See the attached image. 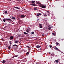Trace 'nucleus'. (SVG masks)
Returning a JSON list of instances; mask_svg holds the SVG:
<instances>
[{
    "mask_svg": "<svg viewBox=\"0 0 64 64\" xmlns=\"http://www.w3.org/2000/svg\"><path fill=\"white\" fill-rule=\"evenodd\" d=\"M4 13H5V14H7V11H5L4 12Z\"/></svg>",
    "mask_w": 64,
    "mask_h": 64,
    "instance_id": "nucleus-20",
    "label": "nucleus"
},
{
    "mask_svg": "<svg viewBox=\"0 0 64 64\" xmlns=\"http://www.w3.org/2000/svg\"><path fill=\"white\" fill-rule=\"evenodd\" d=\"M29 54V52H27L26 53V55H28Z\"/></svg>",
    "mask_w": 64,
    "mask_h": 64,
    "instance_id": "nucleus-23",
    "label": "nucleus"
},
{
    "mask_svg": "<svg viewBox=\"0 0 64 64\" xmlns=\"http://www.w3.org/2000/svg\"><path fill=\"white\" fill-rule=\"evenodd\" d=\"M18 41L15 40V42H14V43H17L18 42Z\"/></svg>",
    "mask_w": 64,
    "mask_h": 64,
    "instance_id": "nucleus-15",
    "label": "nucleus"
},
{
    "mask_svg": "<svg viewBox=\"0 0 64 64\" xmlns=\"http://www.w3.org/2000/svg\"><path fill=\"white\" fill-rule=\"evenodd\" d=\"M10 45H12V43H11V42H10Z\"/></svg>",
    "mask_w": 64,
    "mask_h": 64,
    "instance_id": "nucleus-36",
    "label": "nucleus"
},
{
    "mask_svg": "<svg viewBox=\"0 0 64 64\" xmlns=\"http://www.w3.org/2000/svg\"><path fill=\"white\" fill-rule=\"evenodd\" d=\"M12 58H14V57H12Z\"/></svg>",
    "mask_w": 64,
    "mask_h": 64,
    "instance_id": "nucleus-48",
    "label": "nucleus"
},
{
    "mask_svg": "<svg viewBox=\"0 0 64 64\" xmlns=\"http://www.w3.org/2000/svg\"><path fill=\"white\" fill-rule=\"evenodd\" d=\"M24 16H25H25H26V15H25Z\"/></svg>",
    "mask_w": 64,
    "mask_h": 64,
    "instance_id": "nucleus-44",
    "label": "nucleus"
},
{
    "mask_svg": "<svg viewBox=\"0 0 64 64\" xmlns=\"http://www.w3.org/2000/svg\"><path fill=\"white\" fill-rule=\"evenodd\" d=\"M3 14H4V13Z\"/></svg>",
    "mask_w": 64,
    "mask_h": 64,
    "instance_id": "nucleus-52",
    "label": "nucleus"
},
{
    "mask_svg": "<svg viewBox=\"0 0 64 64\" xmlns=\"http://www.w3.org/2000/svg\"><path fill=\"white\" fill-rule=\"evenodd\" d=\"M46 28H47V27H46Z\"/></svg>",
    "mask_w": 64,
    "mask_h": 64,
    "instance_id": "nucleus-46",
    "label": "nucleus"
},
{
    "mask_svg": "<svg viewBox=\"0 0 64 64\" xmlns=\"http://www.w3.org/2000/svg\"><path fill=\"white\" fill-rule=\"evenodd\" d=\"M56 44L57 45H58V46H59V43L58 42H57Z\"/></svg>",
    "mask_w": 64,
    "mask_h": 64,
    "instance_id": "nucleus-11",
    "label": "nucleus"
},
{
    "mask_svg": "<svg viewBox=\"0 0 64 64\" xmlns=\"http://www.w3.org/2000/svg\"><path fill=\"white\" fill-rule=\"evenodd\" d=\"M27 36H29V34H27Z\"/></svg>",
    "mask_w": 64,
    "mask_h": 64,
    "instance_id": "nucleus-42",
    "label": "nucleus"
},
{
    "mask_svg": "<svg viewBox=\"0 0 64 64\" xmlns=\"http://www.w3.org/2000/svg\"><path fill=\"white\" fill-rule=\"evenodd\" d=\"M6 21V19L5 20L4 19L3 20V21H4V22H5V21Z\"/></svg>",
    "mask_w": 64,
    "mask_h": 64,
    "instance_id": "nucleus-19",
    "label": "nucleus"
},
{
    "mask_svg": "<svg viewBox=\"0 0 64 64\" xmlns=\"http://www.w3.org/2000/svg\"><path fill=\"white\" fill-rule=\"evenodd\" d=\"M18 37H20V35H19V36H18Z\"/></svg>",
    "mask_w": 64,
    "mask_h": 64,
    "instance_id": "nucleus-33",
    "label": "nucleus"
},
{
    "mask_svg": "<svg viewBox=\"0 0 64 64\" xmlns=\"http://www.w3.org/2000/svg\"><path fill=\"white\" fill-rule=\"evenodd\" d=\"M26 47H27L28 48H30V47L29 46H26Z\"/></svg>",
    "mask_w": 64,
    "mask_h": 64,
    "instance_id": "nucleus-26",
    "label": "nucleus"
},
{
    "mask_svg": "<svg viewBox=\"0 0 64 64\" xmlns=\"http://www.w3.org/2000/svg\"><path fill=\"white\" fill-rule=\"evenodd\" d=\"M41 48L40 49V50H41Z\"/></svg>",
    "mask_w": 64,
    "mask_h": 64,
    "instance_id": "nucleus-47",
    "label": "nucleus"
},
{
    "mask_svg": "<svg viewBox=\"0 0 64 64\" xmlns=\"http://www.w3.org/2000/svg\"><path fill=\"white\" fill-rule=\"evenodd\" d=\"M14 37V36H11L10 37V40L13 39Z\"/></svg>",
    "mask_w": 64,
    "mask_h": 64,
    "instance_id": "nucleus-9",
    "label": "nucleus"
},
{
    "mask_svg": "<svg viewBox=\"0 0 64 64\" xmlns=\"http://www.w3.org/2000/svg\"><path fill=\"white\" fill-rule=\"evenodd\" d=\"M51 27H49L48 28V30H51Z\"/></svg>",
    "mask_w": 64,
    "mask_h": 64,
    "instance_id": "nucleus-21",
    "label": "nucleus"
},
{
    "mask_svg": "<svg viewBox=\"0 0 64 64\" xmlns=\"http://www.w3.org/2000/svg\"><path fill=\"white\" fill-rule=\"evenodd\" d=\"M16 8V9H20V8H18L17 7H15V8Z\"/></svg>",
    "mask_w": 64,
    "mask_h": 64,
    "instance_id": "nucleus-10",
    "label": "nucleus"
},
{
    "mask_svg": "<svg viewBox=\"0 0 64 64\" xmlns=\"http://www.w3.org/2000/svg\"><path fill=\"white\" fill-rule=\"evenodd\" d=\"M44 34H42V36H44Z\"/></svg>",
    "mask_w": 64,
    "mask_h": 64,
    "instance_id": "nucleus-41",
    "label": "nucleus"
},
{
    "mask_svg": "<svg viewBox=\"0 0 64 64\" xmlns=\"http://www.w3.org/2000/svg\"><path fill=\"white\" fill-rule=\"evenodd\" d=\"M46 12H48V13H49V11L48 10V11H47Z\"/></svg>",
    "mask_w": 64,
    "mask_h": 64,
    "instance_id": "nucleus-34",
    "label": "nucleus"
},
{
    "mask_svg": "<svg viewBox=\"0 0 64 64\" xmlns=\"http://www.w3.org/2000/svg\"><path fill=\"white\" fill-rule=\"evenodd\" d=\"M58 60H60V59H58Z\"/></svg>",
    "mask_w": 64,
    "mask_h": 64,
    "instance_id": "nucleus-43",
    "label": "nucleus"
},
{
    "mask_svg": "<svg viewBox=\"0 0 64 64\" xmlns=\"http://www.w3.org/2000/svg\"><path fill=\"white\" fill-rule=\"evenodd\" d=\"M8 49H11V46H9L8 47Z\"/></svg>",
    "mask_w": 64,
    "mask_h": 64,
    "instance_id": "nucleus-24",
    "label": "nucleus"
},
{
    "mask_svg": "<svg viewBox=\"0 0 64 64\" xmlns=\"http://www.w3.org/2000/svg\"><path fill=\"white\" fill-rule=\"evenodd\" d=\"M2 41H4V40L3 39V38H2Z\"/></svg>",
    "mask_w": 64,
    "mask_h": 64,
    "instance_id": "nucleus-31",
    "label": "nucleus"
},
{
    "mask_svg": "<svg viewBox=\"0 0 64 64\" xmlns=\"http://www.w3.org/2000/svg\"><path fill=\"white\" fill-rule=\"evenodd\" d=\"M36 64H38L36 63Z\"/></svg>",
    "mask_w": 64,
    "mask_h": 64,
    "instance_id": "nucleus-51",
    "label": "nucleus"
},
{
    "mask_svg": "<svg viewBox=\"0 0 64 64\" xmlns=\"http://www.w3.org/2000/svg\"><path fill=\"white\" fill-rule=\"evenodd\" d=\"M13 46H16V47H17V46H18L16 44H14L13 45Z\"/></svg>",
    "mask_w": 64,
    "mask_h": 64,
    "instance_id": "nucleus-13",
    "label": "nucleus"
},
{
    "mask_svg": "<svg viewBox=\"0 0 64 64\" xmlns=\"http://www.w3.org/2000/svg\"><path fill=\"white\" fill-rule=\"evenodd\" d=\"M50 48H52V46H50Z\"/></svg>",
    "mask_w": 64,
    "mask_h": 64,
    "instance_id": "nucleus-32",
    "label": "nucleus"
},
{
    "mask_svg": "<svg viewBox=\"0 0 64 64\" xmlns=\"http://www.w3.org/2000/svg\"><path fill=\"white\" fill-rule=\"evenodd\" d=\"M6 21H11V19H10V18H6Z\"/></svg>",
    "mask_w": 64,
    "mask_h": 64,
    "instance_id": "nucleus-4",
    "label": "nucleus"
},
{
    "mask_svg": "<svg viewBox=\"0 0 64 64\" xmlns=\"http://www.w3.org/2000/svg\"><path fill=\"white\" fill-rule=\"evenodd\" d=\"M56 63H58V60H55Z\"/></svg>",
    "mask_w": 64,
    "mask_h": 64,
    "instance_id": "nucleus-18",
    "label": "nucleus"
},
{
    "mask_svg": "<svg viewBox=\"0 0 64 64\" xmlns=\"http://www.w3.org/2000/svg\"><path fill=\"white\" fill-rule=\"evenodd\" d=\"M35 3V1L32 0V3L33 4V3Z\"/></svg>",
    "mask_w": 64,
    "mask_h": 64,
    "instance_id": "nucleus-14",
    "label": "nucleus"
},
{
    "mask_svg": "<svg viewBox=\"0 0 64 64\" xmlns=\"http://www.w3.org/2000/svg\"><path fill=\"white\" fill-rule=\"evenodd\" d=\"M6 26H5V27L4 28V29H5V28H6Z\"/></svg>",
    "mask_w": 64,
    "mask_h": 64,
    "instance_id": "nucleus-39",
    "label": "nucleus"
},
{
    "mask_svg": "<svg viewBox=\"0 0 64 64\" xmlns=\"http://www.w3.org/2000/svg\"><path fill=\"white\" fill-rule=\"evenodd\" d=\"M24 34H28L27 33H26V32H24Z\"/></svg>",
    "mask_w": 64,
    "mask_h": 64,
    "instance_id": "nucleus-25",
    "label": "nucleus"
},
{
    "mask_svg": "<svg viewBox=\"0 0 64 64\" xmlns=\"http://www.w3.org/2000/svg\"><path fill=\"white\" fill-rule=\"evenodd\" d=\"M36 3L37 4H38L39 6L41 7L42 8H46V5H44L42 4H41V3H40V2H36Z\"/></svg>",
    "mask_w": 64,
    "mask_h": 64,
    "instance_id": "nucleus-1",
    "label": "nucleus"
},
{
    "mask_svg": "<svg viewBox=\"0 0 64 64\" xmlns=\"http://www.w3.org/2000/svg\"><path fill=\"white\" fill-rule=\"evenodd\" d=\"M47 14H44V16L45 17H46V16H47Z\"/></svg>",
    "mask_w": 64,
    "mask_h": 64,
    "instance_id": "nucleus-22",
    "label": "nucleus"
},
{
    "mask_svg": "<svg viewBox=\"0 0 64 64\" xmlns=\"http://www.w3.org/2000/svg\"><path fill=\"white\" fill-rule=\"evenodd\" d=\"M54 49H55V50H57V51H60V50H59V49H58V48H57V47L55 48Z\"/></svg>",
    "mask_w": 64,
    "mask_h": 64,
    "instance_id": "nucleus-5",
    "label": "nucleus"
},
{
    "mask_svg": "<svg viewBox=\"0 0 64 64\" xmlns=\"http://www.w3.org/2000/svg\"><path fill=\"white\" fill-rule=\"evenodd\" d=\"M52 34L53 35H54V36L56 35V34L55 33H52Z\"/></svg>",
    "mask_w": 64,
    "mask_h": 64,
    "instance_id": "nucleus-17",
    "label": "nucleus"
},
{
    "mask_svg": "<svg viewBox=\"0 0 64 64\" xmlns=\"http://www.w3.org/2000/svg\"><path fill=\"white\" fill-rule=\"evenodd\" d=\"M63 40L62 39V40Z\"/></svg>",
    "mask_w": 64,
    "mask_h": 64,
    "instance_id": "nucleus-53",
    "label": "nucleus"
},
{
    "mask_svg": "<svg viewBox=\"0 0 64 64\" xmlns=\"http://www.w3.org/2000/svg\"><path fill=\"white\" fill-rule=\"evenodd\" d=\"M12 48L13 49H14V46H12Z\"/></svg>",
    "mask_w": 64,
    "mask_h": 64,
    "instance_id": "nucleus-27",
    "label": "nucleus"
},
{
    "mask_svg": "<svg viewBox=\"0 0 64 64\" xmlns=\"http://www.w3.org/2000/svg\"><path fill=\"white\" fill-rule=\"evenodd\" d=\"M26 59H25V60H26Z\"/></svg>",
    "mask_w": 64,
    "mask_h": 64,
    "instance_id": "nucleus-54",
    "label": "nucleus"
},
{
    "mask_svg": "<svg viewBox=\"0 0 64 64\" xmlns=\"http://www.w3.org/2000/svg\"><path fill=\"white\" fill-rule=\"evenodd\" d=\"M36 47L37 48H40L41 46H40L38 45Z\"/></svg>",
    "mask_w": 64,
    "mask_h": 64,
    "instance_id": "nucleus-8",
    "label": "nucleus"
},
{
    "mask_svg": "<svg viewBox=\"0 0 64 64\" xmlns=\"http://www.w3.org/2000/svg\"><path fill=\"white\" fill-rule=\"evenodd\" d=\"M18 55H15L14 56V57H18Z\"/></svg>",
    "mask_w": 64,
    "mask_h": 64,
    "instance_id": "nucleus-16",
    "label": "nucleus"
},
{
    "mask_svg": "<svg viewBox=\"0 0 64 64\" xmlns=\"http://www.w3.org/2000/svg\"><path fill=\"white\" fill-rule=\"evenodd\" d=\"M52 28H53V26H52Z\"/></svg>",
    "mask_w": 64,
    "mask_h": 64,
    "instance_id": "nucleus-49",
    "label": "nucleus"
},
{
    "mask_svg": "<svg viewBox=\"0 0 64 64\" xmlns=\"http://www.w3.org/2000/svg\"><path fill=\"white\" fill-rule=\"evenodd\" d=\"M27 29L26 30V31L28 33H29V31L31 30V28H27Z\"/></svg>",
    "mask_w": 64,
    "mask_h": 64,
    "instance_id": "nucleus-2",
    "label": "nucleus"
},
{
    "mask_svg": "<svg viewBox=\"0 0 64 64\" xmlns=\"http://www.w3.org/2000/svg\"><path fill=\"white\" fill-rule=\"evenodd\" d=\"M34 10H37V8H34Z\"/></svg>",
    "mask_w": 64,
    "mask_h": 64,
    "instance_id": "nucleus-28",
    "label": "nucleus"
},
{
    "mask_svg": "<svg viewBox=\"0 0 64 64\" xmlns=\"http://www.w3.org/2000/svg\"><path fill=\"white\" fill-rule=\"evenodd\" d=\"M53 54H54L53 53H52V55H53Z\"/></svg>",
    "mask_w": 64,
    "mask_h": 64,
    "instance_id": "nucleus-37",
    "label": "nucleus"
},
{
    "mask_svg": "<svg viewBox=\"0 0 64 64\" xmlns=\"http://www.w3.org/2000/svg\"><path fill=\"white\" fill-rule=\"evenodd\" d=\"M39 16V14H36V16Z\"/></svg>",
    "mask_w": 64,
    "mask_h": 64,
    "instance_id": "nucleus-30",
    "label": "nucleus"
},
{
    "mask_svg": "<svg viewBox=\"0 0 64 64\" xmlns=\"http://www.w3.org/2000/svg\"><path fill=\"white\" fill-rule=\"evenodd\" d=\"M38 20H37V21H38Z\"/></svg>",
    "mask_w": 64,
    "mask_h": 64,
    "instance_id": "nucleus-50",
    "label": "nucleus"
},
{
    "mask_svg": "<svg viewBox=\"0 0 64 64\" xmlns=\"http://www.w3.org/2000/svg\"><path fill=\"white\" fill-rule=\"evenodd\" d=\"M34 32H32V34H34Z\"/></svg>",
    "mask_w": 64,
    "mask_h": 64,
    "instance_id": "nucleus-29",
    "label": "nucleus"
},
{
    "mask_svg": "<svg viewBox=\"0 0 64 64\" xmlns=\"http://www.w3.org/2000/svg\"><path fill=\"white\" fill-rule=\"evenodd\" d=\"M12 41H10V43H12Z\"/></svg>",
    "mask_w": 64,
    "mask_h": 64,
    "instance_id": "nucleus-40",
    "label": "nucleus"
},
{
    "mask_svg": "<svg viewBox=\"0 0 64 64\" xmlns=\"http://www.w3.org/2000/svg\"><path fill=\"white\" fill-rule=\"evenodd\" d=\"M12 19H14V20H16V18L14 17H12Z\"/></svg>",
    "mask_w": 64,
    "mask_h": 64,
    "instance_id": "nucleus-12",
    "label": "nucleus"
},
{
    "mask_svg": "<svg viewBox=\"0 0 64 64\" xmlns=\"http://www.w3.org/2000/svg\"><path fill=\"white\" fill-rule=\"evenodd\" d=\"M1 20L2 21V22H3V21L2 20V19H1V20Z\"/></svg>",
    "mask_w": 64,
    "mask_h": 64,
    "instance_id": "nucleus-38",
    "label": "nucleus"
},
{
    "mask_svg": "<svg viewBox=\"0 0 64 64\" xmlns=\"http://www.w3.org/2000/svg\"><path fill=\"white\" fill-rule=\"evenodd\" d=\"M42 25L41 24H39V27L40 28H42Z\"/></svg>",
    "mask_w": 64,
    "mask_h": 64,
    "instance_id": "nucleus-7",
    "label": "nucleus"
},
{
    "mask_svg": "<svg viewBox=\"0 0 64 64\" xmlns=\"http://www.w3.org/2000/svg\"><path fill=\"white\" fill-rule=\"evenodd\" d=\"M31 5L32 6H36V4L35 3L31 4Z\"/></svg>",
    "mask_w": 64,
    "mask_h": 64,
    "instance_id": "nucleus-6",
    "label": "nucleus"
},
{
    "mask_svg": "<svg viewBox=\"0 0 64 64\" xmlns=\"http://www.w3.org/2000/svg\"><path fill=\"white\" fill-rule=\"evenodd\" d=\"M39 15H41V13H40Z\"/></svg>",
    "mask_w": 64,
    "mask_h": 64,
    "instance_id": "nucleus-35",
    "label": "nucleus"
},
{
    "mask_svg": "<svg viewBox=\"0 0 64 64\" xmlns=\"http://www.w3.org/2000/svg\"><path fill=\"white\" fill-rule=\"evenodd\" d=\"M0 20H1V18H0Z\"/></svg>",
    "mask_w": 64,
    "mask_h": 64,
    "instance_id": "nucleus-45",
    "label": "nucleus"
},
{
    "mask_svg": "<svg viewBox=\"0 0 64 64\" xmlns=\"http://www.w3.org/2000/svg\"><path fill=\"white\" fill-rule=\"evenodd\" d=\"M20 17L21 18H25V15H24V14H22L20 16Z\"/></svg>",
    "mask_w": 64,
    "mask_h": 64,
    "instance_id": "nucleus-3",
    "label": "nucleus"
}]
</instances>
